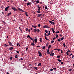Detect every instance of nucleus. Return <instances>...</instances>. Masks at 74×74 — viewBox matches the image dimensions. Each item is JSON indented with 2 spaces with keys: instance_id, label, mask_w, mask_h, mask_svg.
<instances>
[{
  "instance_id": "nucleus-64",
  "label": "nucleus",
  "mask_w": 74,
  "mask_h": 74,
  "mask_svg": "<svg viewBox=\"0 0 74 74\" xmlns=\"http://www.w3.org/2000/svg\"><path fill=\"white\" fill-rule=\"evenodd\" d=\"M18 45H19V43H17V46H18Z\"/></svg>"
},
{
  "instance_id": "nucleus-46",
  "label": "nucleus",
  "mask_w": 74,
  "mask_h": 74,
  "mask_svg": "<svg viewBox=\"0 0 74 74\" xmlns=\"http://www.w3.org/2000/svg\"><path fill=\"white\" fill-rule=\"evenodd\" d=\"M60 56H57V58H58V59H59V58H60Z\"/></svg>"
},
{
  "instance_id": "nucleus-44",
  "label": "nucleus",
  "mask_w": 74,
  "mask_h": 74,
  "mask_svg": "<svg viewBox=\"0 0 74 74\" xmlns=\"http://www.w3.org/2000/svg\"><path fill=\"white\" fill-rule=\"evenodd\" d=\"M59 33V31L56 32V34H57L58 33Z\"/></svg>"
},
{
  "instance_id": "nucleus-41",
  "label": "nucleus",
  "mask_w": 74,
  "mask_h": 74,
  "mask_svg": "<svg viewBox=\"0 0 74 74\" xmlns=\"http://www.w3.org/2000/svg\"><path fill=\"white\" fill-rule=\"evenodd\" d=\"M10 60H12V57H10Z\"/></svg>"
},
{
  "instance_id": "nucleus-50",
  "label": "nucleus",
  "mask_w": 74,
  "mask_h": 74,
  "mask_svg": "<svg viewBox=\"0 0 74 74\" xmlns=\"http://www.w3.org/2000/svg\"><path fill=\"white\" fill-rule=\"evenodd\" d=\"M72 70V69H69V71H71Z\"/></svg>"
},
{
  "instance_id": "nucleus-31",
  "label": "nucleus",
  "mask_w": 74,
  "mask_h": 74,
  "mask_svg": "<svg viewBox=\"0 0 74 74\" xmlns=\"http://www.w3.org/2000/svg\"><path fill=\"white\" fill-rule=\"evenodd\" d=\"M63 45L64 47H66V45H65V44L64 43H63Z\"/></svg>"
},
{
  "instance_id": "nucleus-19",
  "label": "nucleus",
  "mask_w": 74,
  "mask_h": 74,
  "mask_svg": "<svg viewBox=\"0 0 74 74\" xmlns=\"http://www.w3.org/2000/svg\"><path fill=\"white\" fill-rule=\"evenodd\" d=\"M52 47V46L51 45H49V46L48 47V49H49L50 48H51Z\"/></svg>"
},
{
  "instance_id": "nucleus-2",
  "label": "nucleus",
  "mask_w": 74,
  "mask_h": 74,
  "mask_svg": "<svg viewBox=\"0 0 74 74\" xmlns=\"http://www.w3.org/2000/svg\"><path fill=\"white\" fill-rule=\"evenodd\" d=\"M12 10H14V11H16V12L17 11V9L15 7H12Z\"/></svg>"
},
{
  "instance_id": "nucleus-32",
  "label": "nucleus",
  "mask_w": 74,
  "mask_h": 74,
  "mask_svg": "<svg viewBox=\"0 0 74 74\" xmlns=\"http://www.w3.org/2000/svg\"><path fill=\"white\" fill-rule=\"evenodd\" d=\"M15 58H18V55H16L15 56Z\"/></svg>"
},
{
  "instance_id": "nucleus-36",
  "label": "nucleus",
  "mask_w": 74,
  "mask_h": 74,
  "mask_svg": "<svg viewBox=\"0 0 74 74\" xmlns=\"http://www.w3.org/2000/svg\"><path fill=\"white\" fill-rule=\"evenodd\" d=\"M45 32L46 33H48V31L47 30H45Z\"/></svg>"
},
{
  "instance_id": "nucleus-25",
  "label": "nucleus",
  "mask_w": 74,
  "mask_h": 74,
  "mask_svg": "<svg viewBox=\"0 0 74 74\" xmlns=\"http://www.w3.org/2000/svg\"><path fill=\"white\" fill-rule=\"evenodd\" d=\"M36 3H39V2H40V1L39 0H37L35 1Z\"/></svg>"
},
{
  "instance_id": "nucleus-51",
  "label": "nucleus",
  "mask_w": 74,
  "mask_h": 74,
  "mask_svg": "<svg viewBox=\"0 0 74 74\" xmlns=\"http://www.w3.org/2000/svg\"><path fill=\"white\" fill-rule=\"evenodd\" d=\"M45 36L46 37L47 36V35L46 34V33H45Z\"/></svg>"
},
{
  "instance_id": "nucleus-22",
  "label": "nucleus",
  "mask_w": 74,
  "mask_h": 74,
  "mask_svg": "<svg viewBox=\"0 0 74 74\" xmlns=\"http://www.w3.org/2000/svg\"><path fill=\"white\" fill-rule=\"evenodd\" d=\"M36 12H37V13H38V14H40V13H41V12H40V11H39V10H38L36 11Z\"/></svg>"
},
{
  "instance_id": "nucleus-16",
  "label": "nucleus",
  "mask_w": 74,
  "mask_h": 74,
  "mask_svg": "<svg viewBox=\"0 0 74 74\" xmlns=\"http://www.w3.org/2000/svg\"><path fill=\"white\" fill-rule=\"evenodd\" d=\"M11 14V12H10L9 13H8V14H7V16H10V15Z\"/></svg>"
},
{
  "instance_id": "nucleus-57",
  "label": "nucleus",
  "mask_w": 74,
  "mask_h": 74,
  "mask_svg": "<svg viewBox=\"0 0 74 74\" xmlns=\"http://www.w3.org/2000/svg\"><path fill=\"white\" fill-rule=\"evenodd\" d=\"M61 53H63V51H62V50H61Z\"/></svg>"
},
{
  "instance_id": "nucleus-48",
  "label": "nucleus",
  "mask_w": 74,
  "mask_h": 74,
  "mask_svg": "<svg viewBox=\"0 0 74 74\" xmlns=\"http://www.w3.org/2000/svg\"><path fill=\"white\" fill-rule=\"evenodd\" d=\"M32 1V3H35V2H36L35 1H33V0Z\"/></svg>"
},
{
  "instance_id": "nucleus-55",
  "label": "nucleus",
  "mask_w": 74,
  "mask_h": 74,
  "mask_svg": "<svg viewBox=\"0 0 74 74\" xmlns=\"http://www.w3.org/2000/svg\"><path fill=\"white\" fill-rule=\"evenodd\" d=\"M53 70H56V68H53Z\"/></svg>"
},
{
  "instance_id": "nucleus-17",
  "label": "nucleus",
  "mask_w": 74,
  "mask_h": 74,
  "mask_svg": "<svg viewBox=\"0 0 74 74\" xmlns=\"http://www.w3.org/2000/svg\"><path fill=\"white\" fill-rule=\"evenodd\" d=\"M41 63H39L38 64V67H39V66H41Z\"/></svg>"
},
{
  "instance_id": "nucleus-63",
  "label": "nucleus",
  "mask_w": 74,
  "mask_h": 74,
  "mask_svg": "<svg viewBox=\"0 0 74 74\" xmlns=\"http://www.w3.org/2000/svg\"><path fill=\"white\" fill-rule=\"evenodd\" d=\"M47 6L45 7V9H47Z\"/></svg>"
},
{
  "instance_id": "nucleus-23",
  "label": "nucleus",
  "mask_w": 74,
  "mask_h": 74,
  "mask_svg": "<svg viewBox=\"0 0 74 74\" xmlns=\"http://www.w3.org/2000/svg\"><path fill=\"white\" fill-rule=\"evenodd\" d=\"M28 37L29 38L30 37V35H28V36H27V38H28Z\"/></svg>"
},
{
  "instance_id": "nucleus-60",
  "label": "nucleus",
  "mask_w": 74,
  "mask_h": 74,
  "mask_svg": "<svg viewBox=\"0 0 74 74\" xmlns=\"http://www.w3.org/2000/svg\"><path fill=\"white\" fill-rule=\"evenodd\" d=\"M61 64H63V62H61Z\"/></svg>"
},
{
  "instance_id": "nucleus-11",
  "label": "nucleus",
  "mask_w": 74,
  "mask_h": 74,
  "mask_svg": "<svg viewBox=\"0 0 74 74\" xmlns=\"http://www.w3.org/2000/svg\"><path fill=\"white\" fill-rule=\"evenodd\" d=\"M35 38H36L35 39V43H37V38L36 37H35Z\"/></svg>"
},
{
  "instance_id": "nucleus-59",
  "label": "nucleus",
  "mask_w": 74,
  "mask_h": 74,
  "mask_svg": "<svg viewBox=\"0 0 74 74\" xmlns=\"http://www.w3.org/2000/svg\"><path fill=\"white\" fill-rule=\"evenodd\" d=\"M50 71H53V69H50Z\"/></svg>"
},
{
  "instance_id": "nucleus-30",
  "label": "nucleus",
  "mask_w": 74,
  "mask_h": 74,
  "mask_svg": "<svg viewBox=\"0 0 74 74\" xmlns=\"http://www.w3.org/2000/svg\"><path fill=\"white\" fill-rule=\"evenodd\" d=\"M49 23H50L51 24H52V23H53V22L52 21H49Z\"/></svg>"
},
{
  "instance_id": "nucleus-28",
  "label": "nucleus",
  "mask_w": 74,
  "mask_h": 74,
  "mask_svg": "<svg viewBox=\"0 0 74 74\" xmlns=\"http://www.w3.org/2000/svg\"><path fill=\"white\" fill-rule=\"evenodd\" d=\"M4 45L5 46V47H9V45L6 44H5Z\"/></svg>"
},
{
  "instance_id": "nucleus-7",
  "label": "nucleus",
  "mask_w": 74,
  "mask_h": 74,
  "mask_svg": "<svg viewBox=\"0 0 74 74\" xmlns=\"http://www.w3.org/2000/svg\"><path fill=\"white\" fill-rule=\"evenodd\" d=\"M71 51L69 50H68V51H67V52H66L67 55H69V52H70Z\"/></svg>"
},
{
  "instance_id": "nucleus-15",
  "label": "nucleus",
  "mask_w": 74,
  "mask_h": 74,
  "mask_svg": "<svg viewBox=\"0 0 74 74\" xmlns=\"http://www.w3.org/2000/svg\"><path fill=\"white\" fill-rule=\"evenodd\" d=\"M25 15L27 16H28V14H27V12H25Z\"/></svg>"
},
{
  "instance_id": "nucleus-3",
  "label": "nucleus",
  "mask_w": 74,
  "mask_h": 74,
  "mask_svg": "<svg viewBox=\"0 0 74 74\" xmlns=\"http://www.w3.org/2000/svg\"><path fill=\"white\" fill-rule=\"evenodd\" d=\"M18 11H21V12H24V11L23 10H22V9L20 8H18Z\"/></svg>"
},
{
  "instance_id": "nucleus-1",
  "label": "nucleus",
  "mask_w": 74,
  "mask_h": 74,
  "mask_svg": "<svg viewBox=\"0 0 74 74\" xmlns=\"http://www.w3.org/2000/svg\"><path fill=\"white\" fill-rule=\"evenodd\" d=\"M10 7H11V6H8L6 8L5 10V11H7L8 10V8H9Z\"/></svg>"
},
{
  "instance_id": "nucleus-18",
  "label": "nucleus",
  "mask_w": 74,
  "mask_h": 74,
  "mask_svg": "<svg viewBox=\"0 0 74 74\" xmlns=\"http://www.w3.org/2000/svg\"><path fill=\"white\" fill-rule=\"evenodd\" d=\"M36 32H37L38 33H39V32H40V29H36Z\"/></svg>"
},
{
  "instance_id": "nucleus-20",
  "label": "nucleus",
  "mask_w": 74,
  "mask_h": 74,
  "mask_svg": "<svg viewBox=\"0 0 74 74\" xmlns=\"http://www.w3.org/2000/svg\"><path fill=\"white\" fill-rule=\"evenodd\" d=\"M9 49L10 51H11V50H12V49H13V47H11Z\"/></svg>"
},
{
  "instance_id": "nucleus-13",
  "label": "nucleus",
  "mask_w": 74,
  "mask_h": 74,
  "mask_svg": "<svg viewBox=\"0 0 74 74\" xmlns=\"http://www.w3.org/2000/svg\"><path fill=\"white\" fill-rule=\"evenodd\" d=\"M31 45H32V46H35V45L34 44V43H32L31 44Z\"/></svg>"
},
{
  "instance_id": "nucleus-10",
  "label": "nucleus",
  "mask_w": 74,
  "mask_h": 74,
  "mask_svg": "<svg viewBox=\"0 0 74 74\" xmlns=\"http://www.w3.org/2000/svg\"><path fill=\"white\" fill-rule=\"evenodd\" d=\"M51 30L52 31L53 33H55V31H54V29H53V28H51Z\"/></svg>"
},
{
  "instance_id": "nucleus-29",
  "label": "nucleus",
  "mask_w": 74,
  "mask_h": 74,
  "mask_svg": "<svg viewBox=\"0 0 74 74\" xmlns=\"http://www.w3.org/2000/svg\"><path fill=\"white\" fill-rule=\"evenodd\" d=\"M56 38H58V35H57V34H56Z\"/></svg>"
},
{
  "instance_id": "nucleus-27",
  "label": "nucleus",
  "mask_w": 74,
  "mask_h": 74,
  "mask_svg": "<svg viewBox=\"0 0 74 74\" xmlns=\"http://www.w3.org/2000/svg\"><path fill=\"white\" fill-rule=\"evenodd\" d=\"M29 38H30V40H32V41H33V38L31 37H30Z\"/></svg>"
},
{
  "instance_id": "nucleus-53",
  "label": "nucleus",
  "mask_w": 74,
  "mask_h": 74,
  "mask_svg": "<svg viewBox=\"0 0 74 74\" xmlns=\"http://www.w3.org/2000/svg\"><path fill=\"white\" fill-rule=\"evenodd\" d=\"M74 55H72V59H73L74 58Z\"/></svg>"
},
{
  "instance_id": "nucleus-52",
  "label": "nucleus",
  "mask_w": 74,
  "mask_h": 74,
  "mask_svg": "<svg viewBox=\"0 0 74 74\" xmlns=\"http://www.w3.org/2000/svg\"><path fill=\"white\" fill-rule=\"evenodd\" d=\"M49 43H47L46 44V46L47 47H48V45Z\"/></svg>"
},
{
  "instance_id": "nucleus-6",
  "label": "nucleus",
  "mask_w": 74,
  "mask_h": 74,
  "mask_svg": "<svg viewBox=\"0 0 74 74\" xmlns=\"http://www.w3.org/2000/svg\"><path fill=\"white\" fill-rule=\"evenodd\" d=\"M43 27V28H50L49 27H48L47 25H45Z\"/></svg>"
},
{
  "instance_id": "nucleus-8",
  "label": "nucleus",
  "mask_w": 74,
  "mask_h": 74,
  "mask_svg": "<svg viewBox=\"0 0 74 74\" xmlns=\"http://www.w3.org/2000/svg\"><path fill=\"white\" fill-rule=\"evenodd\" d=\"M41 15H42V14H38V16L37 17H40V16H41Z\"/></svg>"
},
{
  "instance_id": "nucleus-61",
  "label": "nucleus",
  "mask_w": 74,
  "mask_h": 74,
  "mask_svg": "<svg viewBox=\"0 0 74 74\" xmlns=\"http://www.w3.org/2000/svg\"><path fill=\"white\" fill-rule=\"evenodd\" d=\"M52 23L53 25H55V23H54V22H53Z\"/></svg>"
},
{
  "instance_id": "nucleus-37",
  "label": "nucleus",
  "mask_w": 74,
  "mask_h": 74,
  "mask_svg": "<svg viewBox=\"0 0 74 74\" xmlns=\"http://www.w3.org/2000/svg\"><path fill=\"white\" fill-rule=\"evenodd\" d=\"M61 39L62 40H63L64 39V37H63L62 38H61Z\"/></svg>"
},
{
  "instance_id": "nucleus-40",
  "label": "nucleus",
  "mask_w": 74,
  "mask_h": 74,
  "mask_svg": "<svg viewBox=\"0 0 74 74\" xmlns=\"http://www.w3.org/2000/svg\"><path fill=\"white\" fill-rule=\"evenodd\" d=\"M15 51H16V52L17 53H19V51H18L16 50Z\"/></svg>"
},
{
  "instance_id": "nucleus-54",
  "label": "nucleus",
  "mask_w": 74,
  "mask_h": 74,
  "mask_svg": "<svg viewBox=\"0 0 74 74\" xmlns=\"http://www.w3.org/2000/svg\"><path fill=\"white\" fill-rule=\"evenodd\" d=\"M56 38L55 37H54V38H53V40H55V39Z\"/></svg>"
},
{
  "instance_id": "nucleus-4",
  "label": "nucleus",
  "mask_w": 74,
  "mask_h": 74,
  "mask_svg": "<svg viewBox=\"0 0 74 74\" xmlns=\"http://www.w3.org/2000/svg\"><path fill=\"white\" fill-rule=\"evenodd\" d=\"M8 44H9V45L10 46H11V47H12L13 46V45H12V43L10 42H8Z\"/></svg>"
},
{
  "instance_id": "nucleus-14",
  "label": "nucleus",
  "mask_w": 74,
  "mask_h": 74,
  "mask_svg": "<svg viewBox=\"0 0 74 74\" xmlns=\"http://www.w3.org/2000/svg\"><path fill=\"white\" fill-rule=\"evenodd\" d=\"M31 4V3H30V2H28L27 4V5L28 6L29 5H30Z\"/></svg>"
},
{
  "instance_id": "nucleus-38",
  "label": "nucleus",
  "mask_w": 74,
  "mask_h": 74,
  "mask_svg": "<svg viewBox=\"0 0 74 74\" xmlns=\"http://www.w3.org/2000/svg\"><path fill=\"white\" fill-rule=\"evenodd\" d=\"M58 62H61V60H59V59H58Z\"/></svg>"
},
{
  "instance_id": "nucleus-35",
  "label": "nucleus",
  "mask_w": 74,
  "mask_h": 74,
  "mask_svg": "<svg viewBox=\"0 0 74 74\" xmlns=\"http://www.w3.org/2000/svg\"><path fill=\"white\" fill-rule=\"evenodd\" d=\"M37 7H38V8H41L40 7V6H39V5H38Z\"/></svg>"
},
{
  "instance_id": "nucleus-21",
  "label": "nucleus",
  "mask_w": 74,
  "mask_h": 74,
  "mask_svg": "<svg viewBox=\"0 0 74 74\" xmlns=\"http://www.w3.org/2000/svg\"><path fill=\"white\" fill-rule=\"evenodd\" d=\"M32 27H34V28H36V27H37V26L35 25H32Z\"/></svg>"
},
{
  "instance_id": "nucleus-26",
  "label": "nucleus",
  "mask_w": 74,
  "mask_h": 74,
  "mask_svg": "<svg viewBox=\"0 0 74 74\" xmlns=\"http://www.w3.org/2000/svg\"><path fill=\"white\" fill-rule=\"evenodd\" d=\"M45 40H47V41H48V40H49V39H48L47 38V36H45Z\"/></svg>"
},
{
  "instance_id": "nucleus-45",
  "label": "nucleus",
  "mask_w": 74,
  "mask_h": 74,
  "mask_svg": "<svg viewBox=\"0 0 74 74\" xmlns=\"http://www.w3.org/2000/svg\"><path fill=\"white\" fill-rule=\"evenodd\" d=\"M40 26H41V25H40V24H39L38 25V26L39 27H40Z\"/></svg>"
},
{
  "instance_id": "nucleus-9",
  "label": "nucleus",
  "mask_w": 74,
  "mask_h": 74,
  "mask_svg": "<svg viewBox=\"0 0 74 74\" xmlns=\"http://www.w3.org/2000/svg\"><path fill=\"white\" fill-rule=\"evenodd\" d=\"M47 54H49L50 53V52H49V49H47Z\"/></svg>"
},
{
  "instance_id": "nucleus-12",
  "label": "nucleus",
  "mask_w": 74,
  "mask_h": 74,
  "mask_svg": "<svg viewBox=\"0 0 74 74\" xmlns=\"http://www.w3.org/2000/svg\"><path fill=\"white\" fill-rule=\"evenodd\" d=\"M37 29H34V33H36V32H37Z\"/></svg>"
},
{
  "instance_id": "nucleus-39",
  "label": "nucleus",
  "mask_w": 74,
  "mask_h": 74,
  "mask_svg": "<svg viewBox=\"0 0 74 74\" xmlns=\"http://www.w3.org/2000/svg\"><path fill=\"white\" fill-rule=\"evenodd\" d=\"M57 50L58 51H60V49H57Z\"/></svg>"
},
{
  "instance_id": "nucleus-34",
  "label": "nucleus",
  "mask_w": 74,
  "mask_h": 74,
  "mask_svg": "<svg viewBox=\"0 0 74 74\" xmlns=\"http://www.w3.org/2000/svg\"><path fill=\"white\" fill-rule=\"evenodd\" d=\"M34 68L35 69H36V70H37V67H34Z\"/></svg>"
},
{
  "instance_id": "nucleus-49",
  "label": "nucleus",
  "mask_w": 74,
  "mask_h": 74,
  "mask_svg": "<svg viewBox=\"0 0 74 74\" xmlns=\"http://www.w3.org/2000/svg\"><path fill=\"white\" fill-rule=\"evenodd\" d=\"M25 30H26V32H27V30H28V28H26Z\"/></svg>"
},
{
  "instance_id": "nucleus-24",
  "label": "nucleus",
  "mask_w": 74,
  "mask_h": 74,
  "mask_svg": "<svg viewBox=\"0 0 74 74\" xmlns=\"http://www.w3.org/2000/svg\"><path fill=\"white\" fill-rule=\"evenodd\" d=\"M40 42H42V38H40Z\"/></svg>"
},
{
  "instance_id": "nucleus-62",
  "label": "nucleus",
  "mask_w": 74,
  "mask_h": 74,
  "mask_svg": "<svg viewBox=\"0 0 74 74\" xmlns=\"http://www.w3.org/2000/svg\"><path fill=\"white\" fill-rule=\"evenodd\" d=\"M52 56H53L54 55V53H52Z\"/></svg>"
},
{
  "instance_id": "nucleus-47",
  "label": "nucleus",
  "mask_w": 74,
  "mask_h": 74,
  "mask_svg": "<svg viewBox=\"0 0 74 74\" xmlns=\"http://www.w3.org/2000/svg\"><path fill=\"white\" fill-rule=\"evenodd\" d=\"M54 42V40H52L51 42V43H53Z\"/></svg>"
},
{
  "instance_id": "nucleus-33",
  "label": "nucleus",
  "mask_w": 74,
  "mask_h": 74,
  "mask_svg": "<svg viewBox=\"0 0 74 74\" xmlns=\"http://www.w3.org/2000/svg\"><path fill=\"white\" fill-rule=\"evenodd\" d=\"M45 47L43 46L42 48L43 49H45Z\"/></svg>"
},
{
  "instance_id": "nucleus-56",
  "label": "nucleus",
  "mask_w": 74,
  "mask_h": 74,
  "mask_svg": "<svg viewBox=\"0 0 74 74\" xmlns=\"http://www.w3.org/2000/svg\"><path fill=\"white\" fill-rule=\"evenodd\" d=\"M40 8L38 9V11H40L41 10V9Z\"/></svg>"
},
{
  "instance_id": "nucleus-42",
  "label": "nucleus",
  "mask_w": 74,
  "mask_h": 74,
  "mask_svg": "<svg viewBox=\"0 0 74 74\" xmlns=\"http://www.w3.org/2000/svg\"><path fill=\"white\" fill-rule=\"evenodd\" d=\"M29 49V48H28V47L26 48V50L27 51V49Z\"/></svg>"
},
{
  "instance_id": "nucleus-43",
  "label": "nucleus",
  "mask_w": 74,
  "mask_h": 74,
  "mask_svg": "<svg viewBox=\"0 0 74 74\" xmlns=\"http://www.w3.org/2000/svg\"><path fill=\"white\" fill-rule=\"evenodd\" d=\"M58 41H61V39H58Z\"/></svg>"
},
{
  "instance_id": "nucleus-58",
  "label": "nucleus",
  "mask_w": 74,
  "mask_h": 74,
  "mask_svg": "<svg viewBox=\"0 0 74 74\" xmlns=\"http://www.w3.org/2000/svg\"><path fill=\"white\" fill-rule=\"evenodd\" d=\"M71 55H72V53H71L69 55V56H71Z\"/></svg>"
},
{
  "instance_id": "nucleus-5",
  "label": "nucleus",
  "mask_w": 74,
  "mask_h": 74,
  "mask_svg": "<svg viewBox=\"0 0 74 74\" xmlns=\"http://www.w3.org/2000/svg\"><path fill=\"white\" fill-rule=\"evenodd\" d=\"M38 53L39 54V56H40V57L42 56V54H41V53L40 52V51H38Z\"/></svg>"
}]
</instances>
